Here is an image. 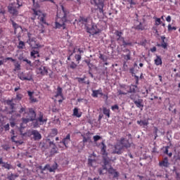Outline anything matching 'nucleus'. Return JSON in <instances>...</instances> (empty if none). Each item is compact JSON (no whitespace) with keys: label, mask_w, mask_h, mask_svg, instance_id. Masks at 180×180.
Segmentation results:
<instances>
[{"label":"nucleus","mask_w":180,"mask_h":180,"mask_svg":"<svg viewBox=\"0 0 180 180\" xmlns=\"http://www.w3.org/2000/svg\"><path fill=\"white\" fill-rule=\"evenodd\" d=\"M67 15H68V12L65 11L64 6H62V11L57 13L58 18L56 22V27H57V29H60V27H63V26L65 25V22H67Z\"/></svg>","instance_id":"obj_1"},{"label":"nucleus","mask_w":180,"mask_h":180,"mask_svg":"<svg viewBox=\"0 0 180 180\" xmlns=\"http://www.w3.org/2000/svg\"><path fill=\"white\" fill-rule=\"evenodd\" d=\"M20 6H22V4L19 0H17L16 2L11 3L8 6V12L13 15V16H18V15H19V11H18V9H19Z\"/></svg>","instance_id":"obj_2"},{"label":"nucleus","mask_w":180,"mask_h":180,"mask_svg":"<svg viewBox=\"0 0 180 180\" xmlns=\"http://www.w3.org/2000/svg\"><path fill=\"white\" fill-rule=\"evenodd\" d=\"M32 17H31L32 20H34L36 18H37V19L40 20L41 23L46 25V14L36 9H32Z\"/></svg>","instance_id":"obj_3"},{"label":"nucleus","mask_w":180,"mask_h":180,"mask_svg":"<svg viewBox=\"0 0 180 180\" xmlns=\"http://www.w3.org/2000/svg\"><path fill=\"white\" fill-rule=\"evenodd\" d=\"M106 167H107V169H104L103 166V169H100L99 171L100 175L105 174L103 171H105H105L108 172L110 174V176H112V178H119V172H117L116 169H113V167H112L110 163L107 165Z\"/></svg>","instance_id":"obj_4"},{"label":"nucleus","mask_w":180,"mask_h":180,"mask_svg":"<svg viewBox=\"0 0 180 180\" xmlns=\"http://www.w3.org/2000/svg\"><path fill=\"white\" fill-rule=\"evenodd\" d=\"M101 153L103 154V169H108V167L106 165H109V162H110V158H108V153H106V145H105V143H101Z\"/></svg>","instance_id":"obj_5"},{"label":"nucleus","mask_w":180,"mask_h":180,"mask_svg":"<svg viewBox=\"0 0 180 180\" xmlns=\"http://www.w3.org/2000/svg\"><path fill=\"white\" fill-rule=\"evenodd\" d=\"M33 120H36V112L33 108H29L27 116L22 118V123L27 124L29 122H33Z\"/></svg>","instance_id":"obj_6"},{"label":"nucleus","mask_w":180,"mask_h":180,"mask_svg":"<svg viewBox=\"0 0 180 180\" xmlns=\"http://www.w3.org/2000/svg\"><path fill=\"white\" fill-rule=\"evenodd\" d=\"M49 71H50L51 73L49 74ZM37 74L38 75H41V77H44V75H49L50 78H51L53 72L46 66H41L40 68H37Z\"/></svg>","instance_id":"obj_7"},{"label":"nucleus","mask_w":180,"mask_h":180,"mask_svg":"<svg viewBox=\"0 0 180 180\" xmlns=\"http://www.w3.org/2000/svg\"><path fill=\"white\" fill-rule=\"evenodd\" d=\"M91 5H95L98 6V9L100 13H103V0H90Z\"/></svg>","instance_id":"obj_8"},{"label":"nucleus","mask_w":180,"mask_h":180,"mask_svg":"<svg viewBox=\"0 0 180 180\" xmlns=\"http://www.w3.org/2000/svg\"><path fill=\"white\" fill-rule=\"evenodd\" d=\"M47 141L49 142V147H51V155H54L55 154H58V148H57V146L56 145V143H54V141H51V139H50V138L47 139Z\"/></svg>","instance_id":"obj_9"},{"label":"nucleus","mask_w":180,"mask_h":180,"mask_svg":"<svg viewBox=\"0 0 180 180\" xmlns=\"http://www.w3.org/2000/svg\"><path fill=\"white\" fill-rule=\"evenodd\" d=\"M79 22L84 25L86 26V29L89 26H91L92 25V18L91 17H80L79 19Z\"/></svg>","instance_id":"obj_10"},{"label":"nucleus","mask_w":180,"mask_h":180,"mask_svg":"<svg viewBox=\"0 0 180 180\" xmlns=\"http://www.w3.org/2000/svg\"><path fill=\"white\" fill-rule=\"evenodd\" d=\"M124 151V149L122 146L117 142L115 146L112 148V154H117L118 155H120Z\"/></svg>","instance_id":"obj_11"},{"label":"nucleus","mask_w":180,"mask_h":180,"mask_svg":"<svg viewBox=\"0 0 180 180\" xmlns=\"http://www.w3.org/2000/svg\"><path fill=\"white\" fill-rule=\"evenodd\" d=\"M58 168V165L57 163H54L52 166L50 165H46L42 169L41 171H46L48 169L49 172H56V170Z\"/></svg>","instance_id":"obj_12"},{"label":"nucleus","mask_w":180,"mask_h":180,"mask_svg":"<svg viewBox=\"0 0 180 180\" xmlns=\"http://www.w3.org/2000/svg\"><path fill=\"white\" fill-rule=\"evenodd\" d=\"M118 143L120 144L121 147L124 148H124H129L131 146L129 140L124 138H121Z\"/></svg>","instance_id":"obj_13"},{"label":"nucleus","mask_w":180,"mask_h":180,"mask_svg":"<svg viewBox=\"0 0 180 180\" xmlns=\"http://www.w3.org/2000/svg\"><path fill=\"white\" fill-rule=\"evenodd\" d=\"M31 136H32V139L34 140V141H39L41 140V134L37 130H32L31 131Z\"/></svg>","instance_id":"obj_14"},{"label":"nucleus","mask_w":180,"mask_h":180,"mask_svg":"<svg viewBox=\"0 0 180 180\" xmlns=\"http://www.w3.org/2000/svg\"><path fill=\"white\" fill-rule=\"evenodd\" d=\"M0 165L5 169H7L8 171L11 169H13V166L8 162H4L2 158H0Z\"/></svg>","instance_id":"obj_15"},{"label":"nucleus","mask_w":180,"mask_h":180,"mask_svg":"<svg viewBox=\"0 0 180 180\" xmlns=\"http://www.w3.org/2000/svg\"><path fill=\"white\" fill-rule=\"evenodd\" d=\"M87 30L91 34H96L98 33V30H96V25L94 23V22L90 24V25L87 27Z\"/></svg>","instance_id":"obj_16"},{"label":"nucleus","mask_w":180,"mask_h":180,"mask_svg":"<svg viewBox=\"0 0 180 180\" xmlns=\"http://www.w3.org/2000/svg\"><path fill=\"white\" fill-rule=\"evenodd\" d=\"M117 41L120 44V45L123 46L124 47H127V46H131V42L126 41L124 40V37L122 38H117Z\"/></svg>","instance_id":"obj_17"},{"label":"nucleus","mask_w":180,"mask_h":180,"mask_svg":"<svg viewBox=\"0 0 180 180\" xmlns=\"http://www.w3.org/2000/svg\"><path fill=\"white\" fill-rule=\"evenodd\" d=\"M159 167H164L165 168H168V167H169V162L168 160V158L165 157L162 161L159 162Z\"/></svg>","instance_id":"obj_18"},{"label":"nucleus","mask_w":180,"mask_h":180,"mask_svg":"<svg viewBox=\"0 0 180 180\" xmlns=\"http://www.w3.org/2000/svg\"><path fill=\"white\" fill-rule=\"evenodd\" d=\"M71 141V138L70 134H68L65 138H64L60 143H63V146H65V148H68V144Z\"/></svg>","instance_id":"obj_19"},{"label":"nucleus","mask_w":180,"mask_h":180,"mask_svg":"<svg viewBox=\"0 0 180 180\" xmlns=\"http://www.w3.org/2000/svg\"><path fill=\"white\" fill-rule=\"evenodd\" d=\"M134 103L136 105V108H139V109L143 110V108H144V104L143 103V99L138 98L135 101H134Z\"/></svg>","instance_id":"obj_20"},{"label":"nucleus","mask_w":180,"mask_h":180,"mask_svg":"<svg viewBox=\"0 0 180 180\" xmlns=\"http://www.w3.org/2000/svg\"><path fill=\"white\" fill-rule=\"evenodd\" d=\"M18 60H20V61H25L27 64H29V65L30 67H32L33 65H32V61L27 60V58H26L25 57V56L23 55V53H21L18 56Z\"/></svg>","instance_id":"obj_21"},{"label":"nucleus","mask_w":180,"mask_h":180,"mask_svg":"<svg viewBox=\"0 0 180 180\" xmlns=\"http://www.w3.org/2000/svg\"><path fill=\"white\" fill-rule=\"evenodd\" d=\"M37 122H39L40 124H44L47 122V118L43 117V113L40 112L39 117L36 120Z\"/></svg>","instance_id":"obj_22"},{"label":"nucleus","mask_w":180,"mask_h":180,"mask_svg":"<svg viewBox=\"0 0 180 180\" xmlns=\"http://www.w3.org/2000/svg\"><path fill=\"white\" fill-rule=\"evenodd\" d=\"M12 26L14 29V33L16 34V33H18V30H22V27H20L19 25H18L16 22H15V21H13V20H11Z\"/></svg>","instance_id":"obj_23"},{"label":"nucleus","mask_w":180,"mask_h":180,"mask_svg":"<svg viewBox=\"0 0 180 180\" xmlns=\"http://www.w3.org/2000/svg\"><path fill=\"white\" fill-rule=\"evenodd\" d=\"M98 95H101L103 96V93H102V89H99L98 90H92L91 96L93 98H98Z\"/></svg>","instance_id":"obj_24"},{"label":"nucleus","mask_w":180,"mask_h":180,"mask_svg":"<svg viewBox=\"0 0 180 180\" xmlns=\"http://www.w3.org/2000/svg\"><path fill=\"white\" fill-rule=\"evenodd\" d=\"M19 78L22 81H32V79H33V77H32V75H29L28 77H25V75H23V74L20 75Z\"/></svg>","instance_id":"obj_25"},{"label":"nucleus","mask_w":180,"mask_h":180,"mask_svg":"<svg viewBox=\"0 0 180 180\" xmlns=\"http://www.w3.org/2000/svg\"><path fill=\"white\" fill-rule=\"evenodd\" d=\"M33 41V39H30V37L29 36V39L27 40V43H28V44H30V46H31V47H32V49H40V47H41V45L37 44L34 46H33L32 44V42Z\"/></svg>","instance_id":"obj_26"},{"label":"nucleus","mask_w":180,"mask_h":180,"mask_svg":"<svg viewBox=\"0 0 180 180\" xmlns=\"http://www.w3.org/2000/svg\"><path fill=\"white\" fill-rule=\"evenodd\" d=\"M155 65H162V59L161 58V56H156V58L155 59Z\"/></svg>","instance_id":"obj_27"},{"label":"nucleus","mask_w":180,"mask_h":180,"mask_svg":"<svg viewBox=\"0 0 180 180\" xmlns=\"http://www.w3.org/2000/svg\"><path fill=\"white\" fill-rule=\"evenodd\" d=\"M73 116H75L76 117H81L82 116V112L78 111V108H75L73 110Z\"/></svg>","instance_id":"obj_28"},{"label":"nucleus","mask_w":180,"mask_h":180,"mask_svg":"<svg viewBox=\"0 0 180 180\" xmlns=\"http://www.w3.org/2000/svg\"><path fill=\"white\" fill-rule=\"evenodd\" d=\"M30 56L33 58H37V57H40V54L39 53V51L36 50H33L32 51H31Z\"/></svg>","instance_id":"obj_29"},{"label":"nucleus","mask_w":180,"mask_h":180,"mask_svg":"<svg viewBox=\"0 0 180 180\" xmlns=\"http://www.w3.org/2000/svg\"><path fill=\"white\" fill-rule=\"evenodd\" d=\"M103 113L107 116V117H110V110L108 109L106 107L103 108Z\"/></svg>","instance_id":"obj_30"},{"label":"nucleus","mask_w":180,"mask_h":180,"mask_svg":"<svg viewBox=\"0 0 180 180\" xmlns=\"http://www.w3.org/2000/svg\"><path fill=\"white\" fill-rule=\"evenodd\" d=\"M57 134H58V131L57 130V129H51V132L49 135V139H50V137H56Z\"/></svg>","instance_id":"obj_31"},{"label":"nucleus","mask_w":180,"mask_h":180,"mask_svg":"<svg viewBox=\"0 0 180 180\" xmlns=\"http://www.w3.org/2000/svg\"><path fill=\"white\" fill-rule=\"evenodd\" d=\"M34 67H35L37 70V68H40V66L41 65V62H40V60L37 59L33 63Z\"/></svg>","instance_id":"obj_32"},{"label":"nucleus","mask_w":180,"mask_h":180,"mask_svg":"<svg viewBox=\"0 0 180 180\" xmlns=\"http://www.w3.org/2000/svg\"><path fill=\"white\" fill-rule=\"evenodd\" d=\"M115 34L117 39H122L123 37V32L122 31L116 30Z\"/></svg>","instance_id":"obj_33"},{"label":"nucleus","mask_w":180,"mask_h":180,"mask_svg":"<svg viewBox=\"0 0 180 180\" xmlns=\"http://www.w3.org/2000/svg\"><path fill=\"white\" fill-rule=\"evenodd\" d=\"M129 98L131 101H133V102H135L136 101H137L139 99V98H139V96L137 94L133 93L130 95Z\"/></svg>","instance_id":"obj_34"},{"label":"nucleus","mask_w":180,"mask_h":180,"mask_svg":"<svg viewBox=\"0 0 180 180\" xmlns=\"http://www.w3.org/2000/svg\"><path fill=\"white\" fill-rule=\"evenodd\" d=\"M137 124H140L141 126H148V121L140 120V121H137Z\"/></svg>","instance_id":"obj_35"},{"label":"nucleus","mask_w":180,"mask_h":180,"mask_svg":"<svg viewBox=\"0 0 180 180\" xmlns=\"http://www.w3.org/2000/svg\"><path fill=\"white\" fill-rule=\"evenodd\" d=\"M137 91V86H131L129 88V92H131V94H136V92Z\"/></svg>","instance_id":"obj_36"},{"label":"nucleus","mask_w":180,"mask_h":180,"mask_svg":"<svg viewBox=\"0 0 180 180\" xmlns=\"http://www.w3.org/2000/svg\"><path fill=\"white\" fill-rule=\"evenodd\" d=\"M134 29H136V30H144V26H143L141 22H139V25H136Z\"/></svg>","instance_id":"obj_37"},{"label":"nucleus","mask_w":180,"mask_h":180,"mask_svg":"<svg viewBox=\"0 0 180 180\" xmlns=\"http://www.w3.org/2000/svg\"><path fill=\"white\" fill-rule=\"evenodd\" d=\"M25 43L22 41H20L18 45V49H19V50H23V49H25Z\"/></svg>","instance_id":"obj_38"},{"label":"nucleus","mask_w":180,"mask_h":180,"mask_svg":"<svg viewBox=\"0 0 180 180\" xmlns=\"http://www.w3.org/2000/svg\"><path fill=\"white\" fill-rule=\"evenodd\" d=\"M63 96V89L58 86L57 89L56 96Z\"/></svg>","instance_id":"obj_39"},{"label":"nucleus","mask_w":180,"mask_h":180,"mask_svg":"<svg viewBox=\"0 0 180 180\" xmlns=\"http://www.w3.org/2000/svg\"><path fill=\"white\" fill-rule=\"evenodd\" d=\"M127 5H129L128 8H133V5H136V2H134V0H127Z\"/></svg>","instance_id":"obj_40"},{"label":"nucleus","mask_w":180,"mask_h":180,"mask_svg":"<svg viewBox=\"0 0 180 180\" xmlns=\"http://www.w3.org/2000/svg\"><path fill=\"white\" fill-rule=\"evenodd\" d=\"M123 57L126 61H129L131 60V53H127V55H124Z\"/></svg>","instance_id":"obj_41"},{"label":"nucleus","mask_w":180,"mask_h":180,"mask_svg":"<svg viewBox=\"0 0 180 180\" xmlns=\"http://www.w3.org/2000/svg\"><path fill=\"white\" fill-rule=\"evenodd\" d=\"M75 58L76 61H77V63L79 64V61H81V59L82 58V57L81 54H76L75 56Z\"/></svg>","instance_id":"obj_42"},{"label":"nucleus","mask_w":180,"mask_h":180,"mask_svg":"<svg viewBox=\"0 0 180 180\" xmlns=\"http://www.w3.org/2000/svg\"><path fill=\"white\" fill-rule=\"evenodd\" d=\"M23 124H25V123H23V122L20 124V133L22 136H25V134L23 133V129H25V127L23 126Z\"/></svg>","instance_id":"obj_43"},{"label":"nucleus","mask_w":180,"mask_h":180,"mask_svg":"<svg viewBox=\"0 0 180 180\" xmlns=\"http://www.w3.org/2000/svg\"><path fill=\"white\" fill-rule=\"evenodd\" d=\"M19 70H20V64H19V63H17L15 64V70L19 71Z\"/></svg>","instance_id":"obj_44"},{"label":"nucleus","mask_w":180,"mask_h":180,"mask_svg":"<svg viewBox=\"0 0 180 180\" xmlns=\"http://www.w3.org/2000/svg\"><path fill=\"white\" fill-rule=\"evenodd\" d=\"M26 113V107L21 106L19 113Z\"/></svg>","instance_id":"obj_45"},{"label":"nucleus","mask_w":180,"mask_h":180,"mask_svg":"<svg viewBox=\"0 0 180 180\" xmlns=\"http://www.w3.org/2000/svg\"><path fill=\"white\" fill-rule=\"evenodd\" d=\"M168 44H167V42H165V41H162V43L161 44V47H162V49H167Z\"/></svg>","instance_id":"obj_46"},{"label":"nucleus","mask_w":180,"mask_h":180,"mask_svg":"<svg viewBox=\"0 0 180 180\" xmlns=\"http://www.w3.org/2000/svg\"><path fill=\"white\" fill-rule=\"evenodd\" d=\"M95 142L98 141V140H101V137L99 135L94 136L93 137Z\"/></svg>","instance_id":"obj_47"},{"label":"nucleus","mask_w":180,"mask_h":180,"mask_svg":"<svg viewBox=\"0 0 180 180\" xmlns=\"http://www.w3.org/2000/svg\"><path fill=\"white\" fill-rule=\"evenodd\" d=\"M30 101H31L32 103H34L37 102V98H34L33 96L30 97Z\"/></svg>","instance_id":"obj_48"},{"label":"nucleus","mask_w":180,"mask_h":180,"mask_svg":"<svg viewBox=\"0 0 180 180\" xmlns=\"http://www.w3.org/2000/svg\"><path fill=\"white\" fill-rule=\"evenodd\" d=\"M99 58H101V60H103V61H106L108 60L106 57H105V56H103L102 53L99 54Z\"/></svg>","instance_id":"obj_49"},{"label":"nucleus","mask_w":180,"mask_h":180,"mask_svg":"<svg viewBox=\"0 0 180 180\" xmlns=\"http://www.w3.org/2000/svg\"><path fill=\"white\" fill-rule=\"evenodd\" d=\"M91 140V138L83 136V143H88Z\"/></svg>","instance_id":"obj_50"},{"label":"nucleus","mask_w":180,"mask_h":180,"mask_svg":"<svg viewBox=\"0 0 180 180\" xmlns=\"http://www.w3.org/2000/svg\"><path fill=\"white\" fill-rule=\"evenodd\" d=\"M70 68H72V70H75V68H77V64H75L74 62H72L70 65Z\"/></svg>","instance_id":"obj_51"},{"label":"nucleus","mask_w":180,"mask_h":180,"mask_svg":"<svg viewBox=\"0 0 180 180\" xmlns=\"http://www.w3.org/2000/svg\"><path fill=\"white\" fill-rule=\"evenodd\" d=\"M111 109H112V110H119V105H112V106L111 107Z\"/></svg>","instance_id":"obj_52"},{"label":"nucleus","mask_w":180,"mask_h":180,"mask_svg":"<svg viewBox=\"0 0 180 180\" xmlns=\"http://www.w3.org/2000/svg\"><path fill=\"white\" fill-rule=\"evenodd\" d=\"M117 94H118V95H127V93H126L122 90H118Z\"/></svg>","instance_id":"obj_53"},{"label":"nucleus","mask_w":180,"mask_h":180,"mask_svg":"<svg viewBox=\"0 0 180 180\" xmlns=\"http://www.w3.org/2000/svg\"><path fill=\"white\" fill-rule=\"evenodd\" d=\"M168 30H176V27H172L171 25H169Z\"/></svg>","instance_id":"obj_54"},{"label":"nucleus","mask_w":180,"mask_h":180,"mask_svg":"<svg viewBox=\"0 0 180 180\" xmlns=\"http://www.w3.org/2000/svg\"><path fill=\"white\" fill-rule=\"evenodd\" d=\"M22 97L23 96H22V94H20L16 95V99H18V101H20V99H22Z\"/></svg>","instance_id":"obj_55"},{"label":"nucleus","mask_w":180,"mask_h":180,"mask_svg":"<svg viewBox=\"0 0 180 180\" xmlns=\"http://www.w3.org/2000/svg\"><path fill=\"white\" fill-rule=\"evenodd\" d=\"M150 51L152 53H155V51H157V47L153 46V48L150 49Z\"/></svg>","instance_id":"obj_56"},{"label":"nucleus","mask_w":180,"mask_h":180,"mask_svg":"<svg viewBox=\"0 0 180 180\" xmlns=\"http://www.w3.org/2000/svg\"><path fill=\"white\" fill-rule=\"evenodd\" d=\"M4 129L6 131H8V130H9V124H7L6 125H4Z\"/></svg>","instance_id":"obj_57"},{"label":"nucleus","mask_w":180,"mask_h":180,"mask_svg":"<svg viewBox=\"0 0 180 180\" xmlns=\"http://www.w3.org/2000/svg\"><path fill=\"white\" fill-rule=\"evenodd\" d=\"M156 25H161V19L160 18H156Z\"/></svg>","instance_id":"obj_58"},{"label":"nucleus","mask_w":180,"mask_h":180,"mask_svg":"<svg viewBox=\"0 0 180 180\" xmlns=\"http://www.w3.org/2000/svg\"><path fill=\"white\" fill-rule=\"evenodd\" d=\"M12 100H7L6 101V104L8 105V106H10L11 105H12Z\"/></svg>","instance_id":"obj_59"},{"label":"nucleus","mask_w":180,"mask_h":180,"mask_svg":"<svg viewBox=\"0 0 180 180\" xmlns=\"http://www.w3.org/2000/svg\"><path fill=\"white\" fill-rule=\"evenodd\" d=\"M10 108L13 110V109H15V103H12L11 105H10Z\"/></svg>","instance_id":"obj_60"},{"label":"nucleus","mask_w":180,"mask_h":180,"mask_svg":"<svg viewBox=\"0 0 180 180\" xmlns=\"http://www.w3.org/2000/svg\"><path fill=\"white\" fill-rule=\"evenodd\" d=\"M78 82H82L83 81H85V78H81V77H78Z\"/></svg>","instance_id":"obj_61"},{"label":"nucleus","mask_w":180,"mask_h":180,"mask_svg":"<svg viewBox=\"0 0 180 180\" xmlns=\"http://www.w3.org/2000/svg\"><path fill=\"white\" fill-rule=\"evenodd\" d=\"M124 53H127V54L131 53V52L130 51V50H129V49H126L124 50Z\"/></svg>","instance_id":"obj_62"},{"label":"nucleus","mask_w":180,"mask_h":180,"mask_svg":"<svg viewBox=\"0 0 180 180\" xmlns=\"http://www.w3.org/2000/svg\"><path fill=\"white\" fill-rule=\"evenodd\" d=\"M166 20H167V22H171V15H168V16L166 18Z\"/></svg>","instance_id":"obj_63"},{"label":"nucleus","mask_w":180,"mask_h":180,"mask_svg":"<svg viewBox=\"0 0 180 180\" xmlns=\"http://www.w3.org/2000/svg\"><path fill=\"white\" fill-rule=\"evenodd\" d=\"M28 96H30V98H32V96H33V92L32 91H27Z\"/></svg>","instance_id":"obj_64"}]
</instances>
